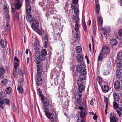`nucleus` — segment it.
I'll list each match as a JSON object with an SVG mask.
<instances>
[{"label":"nucleus","instance_id":"1","mask_svg":"<svg viewBox=\"0 0 122 122\" xmlns=\"http://www.w3.org/2000/svg\"><path fill=\"white\" fill-rule=\"evenodd\" d=\"M44 60L41 56L37 54V52L36 56L34 58V62L37 66V74L41 75V72H43V64Z\"/></svg>","mask_w":122,"mask_h":122},{"label":"nucleus","instance_id":"2","mask_svg":"<svg viewBox=\"0 0 122 122\" xmlns=\"http://www.w3.org/2000/svg\"><path fill=\"white\" fill-rule=\"evenodd\" d=\"M84 62H83L80 63L78 65L76 66V69L77 72H80L82 75H85L86 73V69Z\"/></svg>","mask_w":122,"mask_h":122},{"label":"nucleus","instance_id":"3","mask_svg":"<svg viewBox=\"0 0 122 122\" xmlns=\"http://www.w3.org/2000/svg\"><path fill=\"white\" fill-rule=\"evenodd\" d=\"M111 30L110 27L108 26L106 27L105 28H102L101 30V31L102 32L101 33V34L103 37H106L107 36V33L109 32Z\"/></svg>","mask_w":122,"mask_h":122},{"label":"nucleus","instance_id":"4","mask_svg":"<svg viewBox=\"0 0 122 122\" xmlns=\"http://www.w3.org/2000/svg\"><path fill=\"white\" fill-rule=\"evenodd\" d=\"M3 10L4 12L6 13L5 15V19H10V16L9 15V10L8 5L5 4Z\"/></svg>","mask_w":122,"mask_h":122},{"label":"nucleus","instance_id":"5","mask_svg":"<svg viewBox=\"0 0 122 122\" xmlns=\"http://www.w3.org/2000/svg\"><path fill=\"white\" fill-rule=\"evenodd\" d=\"M77 83L79 87V91L80 92H81L85 88L84 85H82V81L81 80H78L77 81Z\"/></svg>","mask_w":122,"mask_h":122},{"label":"nucleus","instance_id":"6","mask_svg":"<svg viewBox=\"0 0 122 122\" xmlns=\"http://www.w3.org/2000/svg\"><path fill=\"white\" fill-rule=\"evenodd\" d=\"M110 49L109 48L106 46H104L102 48V50H101V52L102 53L103 56L108 54L109 53Z\"/></svg>","mask_w":122,"mask_h":122},{"label":"nucleus","instance_id":"7","mask_svg":"<svg viewBox=\"0 0 122 122\" xmlns=\"http://www.w3.org/2000/svg\"><path fill=\"white\" fill-rule=\"evenodd\" d=\"M36 52L37 55L44 60L45 56L47 55V51L45 49H43L41 50V52H39V53L38 51H37Z\"/></svg>","mask_w":122,"mask_h":122},{"label":"nucleus","instance_id":"8","mask_svg":"<svg viewBox=\"0 0 122 122\" xmlns=\"http://www.w3.org/2000/svg\"><path fill=\"white\" fill-rule=\"evenodd\" d=\"M42 73L41 72V75H38V74H37V72L36 75L37 78L36 80V83L38 86L40 85L42 83V79L41 78Z\"/></svg>","mask_w":122,"mask_h":122},{"label":"nucleus","instance_id":"9","mask_svg":"<svg viewBox=\"0 0 122 122\" xmlns=\"http://www.w3.org/2000/svg\"><path fill=\"white\" fill-rule=\"evenodd\" d=\"M80 32H77V33L76 32V35H72V38L74 42H77L79 39L80 36Z\"/></svg>","mask_w":122,"mask_h":122},{"label":"nucleus","instance_id":"10","mask_svg":"<svg viewBox=\"0 0 122 122\" xmlns=\"http://www.w3.org/2000/svg\"><path fill=\"white\" fill-rule=\"evenodd\" d=\"M33 46V49L35 51L39 50L40 47L39 42L37 40L36 41Z\"/></svg>","mask_w":122,"mask_h":122},{"label":"nucleus","instance_id":"11","mask_svg":"<svg viewBox=\"0 0 122 122\" xmlns=\"http://www.w3.org/2000/svg\"><path fill=\"white\" fill-rule=\"evenodd\" d=\"M114 87L118 90H120L121 89V87L120 81H117L115 82Z\"/></svg>","mask_w":122,"mask_h":122},{"label":"nucleus","instance_id":"12","mask_svg":"<svg viewBox=\"0 0 122 122\" xmlns=\"http://www.w3.org/2000/svg\"><path fill=\"white\" fill-rule=\"evenodd\" d=\"M39 26V23L36 20H34L33 21L31 26L33 28L36 29Z\"/></svg>","mask_w":122,"mask_h":122},{"label":"nucleus","instance_id":"13","mask_svg":"<svg viewBox=\"0 0 122 122\" xmlns=\"http://www.w3.org/2000/svg\"><path fill=\"white\" fill-rule=\"evenodd\" d=\"M10 19H5V20L6 21V24L4 25V31H7L9 30L8 25L9 24Z\"/></svg>","mask_w":122,"mask_h":122},{"label":"nucleus","instance_id":"14","mask_svg":"<svg viewBox=\"0 0 122 122\" xmlns=\"http://www.w3.org/2000/svg\"><path fill=\"white\" fill-rule=\"evenodd\" d=\"M0 45L2 48H4L7 45V42L5 38L2 39L0 41Z\"/></svg>","mask_w":122,"mask_h":122},{"label":"nucleus","instance_id":"15","mask_svg":"<svg viewBox=\"0 0 122 122\" xmlns=\"http://www.w3.org/2000/svg\"><path fill=\"white\" fill-rule=\"evenodd\" d=\"M15 6L16 9H19L22 5V1L16 2H15Z\"/></svg>","mask_w":122,"mask_h":122},{"label":"nucleus","instance_id":"16","mask_svg":"<svg viewBox=\"0 0 122 122\" xmlns=\"http://www.w3.org/2000/svg\"><path fill=\"white\" fill-rule=\"evenodd\" d=\"M47 117L50 119L52 121H53L55 119V117L54 115L53 112L51 113H49L48 115L46 116Z\"/></svg>","mask_w":122,"mask_h":122},{"label":"nucleus","instance_id":"17","mask_svg":"<svg viewBox=\"0 0 122 122\" xmlns=\"http://www.w3.org/2000/svg\"><path fill=\"white\" fill-rule=\"evenodd\" d=\"M97 21L98 25L100 26H102L103 23L102 18L100 16H98L97 17Z\"/></svg>","mask_w":122,"mask_h":122},{"label":"nucleus","instance_id":"18","mask_svg":"<svg viewBox=\"0 0 122 122\" xmlns=\"http://www.w3.org/2000/svg\"><path fill=\"white\" fill-rule=\"evenodd\" d=\"M27 14L26 19L27 21L29 22H32L33 20V18L32 17V15L30 13H27Z\"/></svg>","mask_w":122,"mask_h":122},{"label":"nucleus","instance_id":"19","mask_svg":"<svg viewBox=\"0 0 122 122\" xmlns=\"http://www.w3.org/2000/svg\"><path fill=\"white\" fill-rule=\"evenodd\" d=\"M114 101H119L120 100V96L118 93H114L113 94Z\"/></svg>","mask_w":122,"mask_h":122},{"label":"nucleus","instance_id":"20","mask_svg":"<svg viewBox=\"0 0 122 122\" xmlns=\"http://www.w3.org/2000/svg\"><path fill=\"white\" fill-rule=\"evenodd\" d=\"M5 91L7 94L8 95L11 94L12 92V90L10 87H7L5 89Z\"/></svg>","mask_w":122,"mask_h":122},{"label":"nucleus","instance_id":"21","mask_svg":"<svg viewBox=\"0 0 122 122\" xmlns=\"http://www.w3.org/2000/svg\"><path fill=\"white\" fill-rule=\"evenodd\" d=\"M109 86L108 85H104L102 87V91L104 93L107 92L109 90Z\"/></svg>","mask_w":122,"mask_h":122},{"label":"nucleus","instance_id":"22","mask_svg":"<svg viewBox=\"0 0 122 122\" xmlns=\"http://www.w3.org/2000/svg\"><path fill=\"white\" fill-rule=\"evenodd\" d=\"M76 57L77 61L78 62H80L82 61L83 59V57L81 55V54L77 55Z\"/></svg>","mask_w":122,"mask_h":122},{"label":"nucleus","instance_id":"23","mask_svg":"<svg viewBox=\"0 0 122 122\" xmlns=\"http://www.w3.org/2000/svg\"><path fill=\"white\" fill-rule=\"evenodd\" d=\"M110 44L113 46H116L117 45L118 42L116 39H112L110 41Z\"/></svg>","mask_w":122,"mask_h":122},{"label":"nucleus","instance_id":"24","mask_svg":"<svg viewBox=\"0 0 122 122\" xmlns=\"http://www.w3.org/2000/svg\"><path fill=\"white\" fill-rule=\"evenodd\" d=\"M26 13H30L31 8L30 5H26Z\"/></svg>","mask_w":122,"mask_h":122},{"label":"nucleus","instance_id":"25","mask_svg":"<svg viewBox=\"0 0 122 122\" xmlns=\"http://www.w3.org/2000/svg\"><path fill=\"white\" fill-rule=\"evenodd\" d=\"M87 112L86 111H82L80 112V115L82 119H84L86 117Z\"/></svg>","mask_w":122,"mask_h":122},{"label":"nucleus","instance_id":"26","mask_svg":"<svg viewBox=\"0 0 122 122\" xmlns=\"http://www.w3.org/2000/svg\"><path fill=\"white\" fill-rule=\"evenodd\" d=\"M79 18L78 17L76 16H73L72 18V20L74 22L76 23H78L79 22Z\"/></svg>","mask_w":122,"mask_h":122},{"label":"nucleus","instance_id":"27","mask_svg":"<svg viewBox=\"0 0 122 122\" xmlns=\"http://www.w3.org/2000/svg\"><path fill=\"white\" fill-rule=\"evenodd\" d=\"M96 11L97 14H98L99 13L100 10V6L98 4H96Z\"/></svg>","mask_w":122,"mask_h":122},{"label":"nucleus","instance_id":"28","mask_svg":"<svg viewBox=\"0 0 122 122\" xmlns=\"http://www.w3.org/2000/svg\"><path fill=\"white\" fill-rule=\"evenodd\" d=\"M117 58L118 60H122V51L119 52L117 56Z\"/></svg>","mask_w":122,"mask_h":122},{"label":"nucleus","instance_id":"29","mask_svg":"<svg viewBox=\"0 0 122 122\" xmlns=\"http://www.w3.org/2000/svg\"><path fill=\"white\" fill-rule=\"evenodd\" d=\"M49 35L47 34H46L43 36V41H49Z\"/></svg>","mask_w":122,"mask_h":122},{"label":"nucleus","instance_id":"30","mask_svg":"<svg viewBox=\"0 0 122 122\" xmlns=\"http://www.w3.org/2000/svg\"><path fill=\"white\" fill-rule=\"evenodd\" d=\"M116 76L117 78H119L121 76V73L120 72V71L119 70H117L116 71Z\"/></svg>","mask_w":122,"mask_h":122},{"label":"nucleus","instance_id":"31","mask_svg":"<svg viewBox=\"0 0 122 122\" xmlns=\"http://www.w3.org/2000/svg\"><path fill=\"white\" fill-rule=\"evenodd\" d=\"M43 104L46 106H47L49 105L48 101L46 98H44L42 101Z\"/></svg>","mask_w":122,"mask_h":122},{"label":"nucleus","instance_id":"32","mask_svg":"<svg viewBox=\"0 0 122 122\" xmlns=\"http://www.w3.org/2000/svg\"><path fill=\"white\" fill-rule=\"evenodd\" d=\"M76 50L77 53H80L82 51V48L81 46H78L76 48Z\"/></svg>","mask_w":122,"mask_h":122},{"label":"nucleus","instance_id":"33","mask_svg":"<svg viewBox=\"0 0 122 122\" xmlns=\"http://www.w3.org/2000/svg\"><path fill=\"white\" fill-rule=\"evenodd\" d=\"M96 80L100 85L102 83V78L99 76H97Z\"/></svg>","mask_w":122,"mask_h":122},{"label":"nucleus","instance_id":"34","mask_svg":"<svg viewBox=\"0 0 122 122\" xmlns=\"http://www.w3.org/2000/svg\"><path fill=\"white\" fill-rule=\"evenodd\" d=\"M80 26L78 23H76L75 24V27L74 29L76 31V32L77 33V32H80L79 31V28Z\"/></svg>","mask_w":122,"mask_h":122},{"label":"nucleus","instance_id":"35","mask_svg":"<svg viewBox=\"0 0 122 122\" xmlns=\"http://www.w3.org/2000/svg\"><path fill=\"white\" fill-rule=\"evenodd\" d=\"M44 44L45 48H49L50 47V42L49 41H45Z\"/></svg>","mask_w":122,"mask_h":122},{"label":"nucleus","instance_id":"36","mask_svg":"<svg viewBox=\"0 0 122 122\" xmlns=\"http://www.w3.org/2000/svg\"><path fill=\"white\" fill-rule=\"evenodd\" d=\"M44 112L45 113V115L46 116L48 115L49 112V109L46 106L44 108Z\"/></svg>","mask_w":122,"mask_h":122},{"label":"nucleus","instance_id":"37","mask_svg":"<svg viewBox=\"0 0 122 122\" xmlns=\"http://www.w3.org/2000/svg\"><path fill=\"white\" fill-rule=\"evenodd\" d=\"M17 89L20 93H22L23 92V90L22 86H18L17 87Z\"/></svg>","mask_w":122,"mask_h":122},{"label":"nucleus","instance_id":"38","mask_svg":"<svg viewBox=\"0 0 122 122\" xmlns=\"http://www.w3.org/2000/svg\"><path fill=\"white\" fill-rule=\"evenodd\" d=\"M13 75L14 76V77L16 79H17L18 76V74L17 71L16 70L14 71L13 72Z\"/></svg>","mask_w":122,"mask_h":122},{"label":"nucleus","instance_id":"39","mask_svg":"<svg viewBox=\"0 0 122 122\" xmlns=\"http://www.w3.org/2000/svg\"><path fill=\"white\" fill-rule=\"evenodd\" d=\"M7 80L6 79H4L1 81V85L2 86H5L7 83Z\"/></svg>","mask_w":122,"mask_h":122},{"label":"nucleus","instance_id":"40","mask_svg":"<svg viewBox=\"0 0 122 122\" xmlns=\"http://www.w3.org/2000/svg\"><path fill=\"white\" fill-rule=\"evenodd\" d=\"M103 56V54L101 52V53L99 54L97 58L98 61H101L102 59Z\"/></svg>","mask_w":122,"mask_h":122},{"label":"nucleus","instance_id":"41","mask_svg":"<svg viewBox=\"0 0 122 122\" xmlns=\"http://www.w3.org/2000/svg\"><path fill=\"white\" fill-rule=\"evenodd\" d=\"M77 102L79 106H81L83 104V102H81V99L80 97L78 98Z\"/></svg>","mask_w":122,"mask_h":122},{"label":"nucleus","instance_id":"42","mask_svg":"<svg viewBox=\"0 0 122 122\" xmlns=\"http://www.w3.org/2000/svg\"><path fill=\"white\" fill-rule=\"evenodd\" d=\"M110 120L112 122H117V121L118 119L115 116H113L110 119Z\"/></svg>","mask_w":122,"mask_h":122},{"label":"nucleus","instance_id":"43","mask_svg":"<svg viewBox=\"0 0 122 122\" xmlns=\"http://www.w3.org/2000/svg\"><path fill=\"white\" fill-rule=\"evenodd\" d=\"M78 5L76 4H72L71 5V8L73 9H75L76 8H78Z\"/></svg>","mask_w":122,"mask_h":122},{"label":"nucleus","instance_id":"44","mask_svg":"<svg viewBox=\"0 0 122 122\" xmlns=\"http://www.w3.org/2000/svg\"><path fill=\"white\" fill-rule=\"evenodd\" d=\"M5 72V70L3 67H0V74H4Z\"/></svg>","mask_w":122,"mask_h":122},{"label":"nucleus","instance_id":"45","mask_svg":"<svg viewBox=\"0 0 122 122\" xmlns=\"http://www.w3.org/2000/svg\"><path fill=\"white\" fill-rule=\"evenodd\" d=\"M117 66L119 68L122 67V61H119L118 62H117Z\"/></svg>","mask_w":122,"mask_h":122},{"label":"nucleus","instance_id":"46","mask_svg":"<svg viewBox=\"0 0 122 122\" xmlns=\"http://www.w3.org/2000/svg\"><path fill=\"white\" fill-rule=\"evenodd\" d=\"M110 72V70L109 69H108L107 70L103 72V74L104 75H108Z\"/></svg>","mask_w":122,"mask_h":122},{"label":"nucleus","instance_id":"47","mask_svg":"<svg viewBox=\"0 0 122 122\" xmlns=\"http://www.w3.org/2000/svg\"><path fill=\"white\" fill-rule=\"evenodd\" d=\"M74 12L75 14L76 15H78L79 13V10L78 8H76L74 9Z\"/></svg>","mask_w":122,"mask_h":122},{"label":"nucleus","instance_id":"48","mask_svg":"<svg viewBox=\"0 0 122 122\" xmlns=\"http://www.w3.org/2000/svg\"><path fill=\"white\" fill-rule=\"evenodd\" d=\"M19 62H15L14 65V68L15 70H16L17 67L19 66Z\"/></svg>","mask_w":122,"mask_h":122},{"label":"nucleus","instance_id":"49","mask_svg":"<svg viewBox=\"0 0 122 122\" xmlns=\"http://www.w3.org/2000/svg\"><path fill=\"white\" fill-rule=\"evenodd\" d=\"M113 105L114 107L116 109H118L119 108L118 104L116 102H113Z\"/></svg>","mask_w":122,"mask_h":122},{"label":"nucleus","instance_id":"50","mask_svg":"<svg viewBox=\"0 0 122 122\" xmlns=\"http://www.w3.org/2000/svg\"><path fill=\"white\" fill-rule=\"evenodd\" d=\"M19 71V74L20 75L22 76H23L24 74V71L23 70L21 69H20Z\"/></svg>","mask_w":122,"mask_h":122},{"label":"nucleus","instance_id":"51","mask_svg":"<svg viewBox=\"0 0 122 122\" xmlns=\"http://www.w3.org/2000/svg\"><path fill=\"white\" fill-rule=\"evenodd\" d=\"M4 101L7 105H9L10 101L9 99H5L4 100Z\"/></svg>","mask_w":122,"mask_h":122},{"label":"nucleus","instance_id":"52","mask_svg":"<svg viewBox=\"0 0 122 122\" xmlns=\"http://www.w3.org/2000/svg\"><path fill=\"white\" fill-rule=\"evenodd\" d=\"M5 96V93L3 92H1L0 94V97L1 99L4 98Z\"/></svg>","mask_w":122,"mask_h":122},{"label":"nucleus","instance_id":"53","mask_svg":"<svg viewBox=\"0 0 122 122\" xmlns=\"http://www.w3.org/2000/svg\"><path fill=\"white\" fill-rule=\"evenodd\" d=\"M13 16L15 19H17L18 18V14L17 12H15L14 13Z\"/></svg>","mask_w":122,"mask_h":122},{"label":"nucleus","instance_id":"54","mask_svg":"<svg viewBox=\"0 0 122 122\" xmlns=\"http://www.w3.org/2000/svg\"><path fill=\"white\" fill-rule=\"evenodd\" d=\"M4 104L3 101L0 100V108L3 109V104Z\"/></svg>","mask_w":122,"mask_h":122},{"label":"nucleus","instance_id":"55","mask_svg":"<svg viewBox=\"0 0 122 122\" xmlns=\"http://www.w3.org/2000/svg\"><path fill=\"white\" fill-rule=\"evenodd\" d=\"M93 33L95 34L96 30H97V27L96 26H94L93 27Z\"/></svg>","mask_w":122,"mask_h":122},{"label":"nucleus","instance_id":"56","mask_svg":"<svg viewBox=\"0 0 122 122\" xmlns=\"http://www.w3.org/2000/svg\"><path fill=\"white\" fill-rule=\"evenodd\" d=\"M118 34H119V36L121 37H122V29L120 30Z\"/></svg>","mask_w":122,"mask_h":122},{"label":"nucleus","instance_id":"57","mask_svg":"<svg viewBox=\"0 0 122 122\" xmlns=\"http://www.w3.org/2000/svg\"><path fill=\"white\" fill-rule=\"evenodd\" d=\"M14 60L15 61H16L15 62H19V60L18 59L17 57L16 56H15L14 57Z\"/></svg>","mask_w":122,"mask_h":122},{"label":"nucleus","instance_id":"58","mask_svg":"<svg viewBox=\"0 0 122 122\" xmlns=\"http://www.w3.org/2000/svg\"><path fill=\"white\" fill-rule=\"evenodd\" d=\"M78 0H72V4H78Z\"/></svg>","mask_w":122,"mask_h":122},{"label":"nucleus","instance_id":"59","mask_svg":"<svg viewBox=\"0 0 122 122\" xmlns=\"http://www.w3.org/2000/svg\"><path fill=\"white\" fill-rule=\"evenodd\" d=\"M117 112L120 117H121L122 116V113L121 112L118 110H116Z\"/></svg>","mask_w":122,"mask_h":122},{"label":"nucleus","instance_id":"60","mask_svg":"<svg viewBox=\"0 0 122 122\" xmlns=\"http://www.w3.org/2000/svg\"><path fill=\"white\" fill-rule=\"evenodd\" d=\"M25 1L26 2V5H30V3L31 1L30 0H26Z\"/></svg>","mask_w":122,"mask_h":122},{"label":"nucleus","instance_id":"61","mask_svg":"<svg viewBox=\"0 0 122 122\" xmlns=\"http://www.w3.org/2000/svg\"><path fill=\"white\" fill-rule=\"evenodd\" d=\"M92 43L93 44V51H94V45L95 44V42L93 40V36H92Z\"/></svg>","mask_w":122,"mask_h":122},{"label":"nucleus","instance_id":"62","mask_svg":"<svg viewBox=\"0 0 122 122\" xmlns=\"http://www.w3.org/2000/svg\"><path fill=\"white\" fill-rule=\"evenodd\" d=\"M41 100L43 101L44 98H45L43 94H41L40 95Z\"/></svg>","mask_w":122,"mask_h":122},{"label":"nucleus","instance_id":"63","mask_svg":"<svg viewBox=\"0 0 122 122\" xmlns=\"http://www.w3.org/2000/svg\"><path fill=\"white\" fill-rule=\"evenodd\" d=\"M96 21L95 19H94L93 21V26H96Z\"/></svg>","mask_w":122,"mask_h":122},{"label":"nucleus","instance_id":"64","mask_svg":"<svg viewBox=\"0 0 122 122\" xmlns=\"http://www.w3.org/2000/svg\"><path fill=\"white\" fill-rule=\"evenodd\" d=\"M93 117L94 120H96L97 118V116L96 115H95L93 116Z\"/></svg>","mask_w":122,"mask_h":122}]
</instances>
